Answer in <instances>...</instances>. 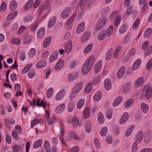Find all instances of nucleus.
Wrapping results in <instances>:
<instances>
[{
    "label": "nucleus",
    "instance_id": "1",
    "mask_svg": "<svg viewBox=\"0 0 152 152\" xmlns=\"http://www.w3.org/2000/svg\"><path fill=\"white\" fill-rule=\"evenodd\" d=\"M142 91L144 93L145 96L148 99L152 96V86L148 84H145L142 88Z\"/></svg>",
    "mask_w": 152,
    "mask_h": 152
},
{
    "label": "nucleus",
    "instance_id": "2",
    "mask_svg": "<svg viewBox=\"0 0 152 152\" xmlns=\"http://www.w3.org/2000/svg\"><path fill=\"white\" fill-rule=\"evenodd\" d=\"M129 118V113L125 112L122 114L119 120V123L120 124L123 125L125 124L128 120Z\"/></svg>",
    "mask_w": 152,
    "mask_h": 152
},
{
    "label": "nucleus",
    "instance_id": "3",
    "mask_svg": "<svg viewBox=\"0 0 152 152\" xmlns=\"http://www.w3.org/2000/svg\"><path fill=\"white\" fill-rule=\"evenodd\" d=\"M66 95V91L62 89L59 91L55 96V99L57 101L62 100L64 98Z\"/></svg>",
    "mask_w": 152,
    "mask_h": 152
},
{
    "label": "nucleus",
    "instance_id": "4",
    "mask_svg": "<svg viewBox=\"0 0 152 152\" xmlns=\"http://www.w3.org/2000/svg\"><path fill=\"white\" fill-rule=\"evenodd\" d=\"M144 82V77H143L141 76L139 77L135 80L134 84L136 87L139 88L141 86Z\"/></svg>",
    "mask_w": 152,
    "mask_h": 152
},
{
    "label": "nucleus",
    "instance_id": "5",
    "mask_svg": "<svg viewBox=\"0 0 152 152\" xmlns=\"http://www.w3.org/2000/svg\"><path fill=\"white\" fill-rule=\"evenodd\" d=\"M151 132L150 130H148L144 134L143 141L144 142L147 144L149 143L152 138Z\"/></svg>",
    "mask_w": 152,
    "mask_h": 152
},
{
    "label": "nucleus",
    "instance_id": "6",
    "mask_svg": "<svg viewBox=\"0 0 152 152\" xmlns=\"http://www.w3.org/2000/svg\"><path fill=\"white\" fill-rule=\"evenodd\" d=\"M83 85V83L82 81L77 82L75 84L72 90L79 93L82 89Z\"/></svg>",
    "mask_w": 152,
    "mask_h": 152
},
{
    "label": "nucleus",
    "instance_id": "7",
    "mask_svg": "<svg viewBox=\"0 0 152 152\" xmlns=\"http://www.w3.org/2000/svg\"><path fill=\"white\" fill-rule=\"evenodd\" d=\"M91 67L90 66L85 64V63L83 65L81 69V72L83 75H87L90 70Z\"/></svg>",
    "mask_w": 152,
    "mask_h": 152
},
{
    "label": "nucleus",
    "instance_id": "8",
    "mask_svg": "<svg viewBox=\"0 0 152 152\" xmlns=\"http://www.w3.org/2000/svg\"><path fill=\"white\" fill-rule=\"evenodd\" d=\"M58 52L54 51L50 55L48 61L50 63H52L56 60L58 58Z\"/></svg>",
    "mask_w": 152,
    "mask_h": 152
},
{
    "label": "nucleus",
    "instance_id": "9",
    "mask_svg": "<svg viewBox=\"0 0 152 152\" xmlns=\"http://www.w3.org/2000/svg\"><path fill=\"white\" fill-rule=\"evenodd\" d=\"M144 134L142 130H140L136 134L135 140L137 143H140L142 140Z\"/></svg>",
    "mask_w": 152,
    "mask_h": 152
},
{
    "label": "nucleus",
    "instance_id": "10",
    "mask_svg": "<svg viewBox=\"0 0 152 152\" xmlns=\"http://www.w3.org/2000/svg\"><path fill=\"white\" fill-rule=\"evenodd\" d=\"M71 11V9L68 7L65 8L62 12L61 17L63 19H66L69 15Z\"/></svg>",
    "mask_w": 152,
    "mask_h": 152
},
{
    "label": "nucleus",
    "instance_id": "11",
    "mask_svg": "<svg viewBox=\"0 0 152 152\" xmlns=\"http://www.w3.org/2000/svg\"><path fill=\"white\" fill-rule=\"evenodd\" d=\"M142 62L141 59L138 58L134 62L132 67V69L133 71L137 70L140 67Z\"/></svg>",
    "mask_w": 152,
    "mask_h": 152
},
{
    "label": "nucleus",
    "instance_id": "12",
    "mask_svg": "<svg viewBox=\"0 0 152 152\" xmlns=\"http://www.w3.org/2000/svg\"><path fill=\"white\" fill-rule=\"evenodd\" d=\"M104 86L107 91H110L112 88V83L110 80L108 78L105 79L104 81Z\"/></svg>",
    "mask_w": 152,
    "mask_h": 152
},
{
    "label": "nucleus",
    "instance_id": "13",
    "mask_svg": "<svg viewBox=\"0 0 152 152\" xmlns=\"http://www.w3.org/2000/svg\"><path fill=\"white\" fill-rule=\"evenodd\" d=\"M102 66V62L101 60L99 61L95 64L94 71L95 73H98L101 70Z\"/></svg>",
    "mask_w": 152,
    "mask_h": 152
},
{
    "label": "nucleus",
    "instance_id": "14",
    "mask_svg": "<svg viewBox=\"0 0 152 152\" xmlns=\"http://www.w3.org/2000/svg\"><path fill=\"white\" fill-rule=\"evenodd\" d=\"M135 50L134 48H132L129 52L128 53L124 56V60L126 61L129 60L131 56L134 55L136 53Z\"/></svg>",
    "mask_w": 152,
    "mask_h": 152
},
{
    "label": "nucleus",
    "instance_id": "15",
    "mask_svg": "<svg viewBox=\"0 0 152 152\" xmlns=\"http://www.w3.org/2000/svg\"><path fill=\"white\" fill-rule=\"evenodd\" d=\"M125 67L122 66L119 69L117 73V77L118 79L121 78L124 76L125 72Z\"/></svg>",
    "mask_w": 152,
    "mask_h": 152
},
{
    "label": "nucleus",
    "instance_id": "16",
    "mask_svg": "<svg viewBox=\"0 0 152 152\" xmlns=\"http://www.w3.org/2000/svg\"><path fill=\"white\" fill-rule=\"evenodd\" d=\"M64 61L63 59H60L56 64L54 69L55 70H58L62 68L64 64Z\"/></svg>",
    "mask_w": 152,
    "mask_h": 152
},
{
    "label": "nucleus",
    "instance_id": "17",
    "mask_svg": "<svg viewBox=\"0 0 152 152\" xmlns=\"http://www.w3.org/2000/svg\"><path fill=\"white\" fill-rule=\"evenodd\" d=\"M66 107L65 104L62 103L58 105L55 109V112L57 114H60L64 112Z\"/></svg>",
    "mask_w": 152,
    "mask_h": 152
},
{
    "label": "nucleus",
    "instance_id": "18",
    "mask_svg": "<svg viewBox=\"0 0 152 152\" xmlns=\"http://www.w3.org/2000/svg\"><path fill=\"white\" fill-rule=\"evenodd\" d=\"M123 97L119 96L117 97L113 102L112 106L113 107H116L119 105L123 101Z\"/></svg>",
    "mask_w": 152,
    "mask_h": 152
},
{
    "label": "nucleus",
    "instance_id": "19",
    "mask_svg": "<svg viewBox=\"0 0 152 152\" xmlns=\"http://www.w3.org/2000/svg\"><path fill=\"white\" fill-rule=\"evenodd\" d=\"M90 36L91 34L88 31L85 32L81 37V42L84 43L86 42L89 39Z\"/></svg>",
    "mask_w": 152,
    "mask_h": 152
},
{
    "label": "nucleus",
    "instance_id": "20",
    "mask_svg": "<svg viewBox=\"0 0 152 152\" xmlns=\"http://www.w3.org/2000/svg\"><path fill=\"white\" fill-rule=\"evenodd\" d=\"M32 37L30 35H25L23 37V43L25 44H30L32 41Z\"/></svg>",
    "mask_w": 152,
    "mask_h": 152
},
{
    "label": "nucleus",
    "instance_id": "21",
    "mask_svg": "<svg viewBox=\"0 0 152 152\" xmlns=\"http://www.w3.org/2000/svg\"><path fill=\"white\" fill-rule=\"evenodd\" d=\"M45 32V29L43 27L39 28L37 33V36L39 39L42 38L44 36Z\"/></svg>",
    "mask_w": 152,
    "mask_h": 152
},
{
    "label": "nucleus",
    "instance_id": "22",
    "mask_svg": "<svg viewBox=\"0 0 152 152\" xmlns=\"http://www.w3.org/2000/svg\"><path fill=\"white\" fill-rule=\"evenodd\" d=\"M95 60V59L94 57L93 56H91L87 59L85 64L90 66L91 67L94 64Z\"/></svg>",
    "mask_w": 152,
    "mask_h": 152
},
{
    "label": "nucleus",
    "instance_id": "23",
    "mask_svg": "<svg viewBox=\"0 0 152 152\" xmlns=\"http://www.w3.org/2000/svg\"><path fill=\"white\" fill-rule=\"evenodd\" d=\"M72 42L71 40H69L66 45V51L67 54L70 53L72 51Z\"/></svg>",
    "mask_w": 152,
    "mask_h": 152
},
{
    "label": "nucleus",
    "instance_id": "24",
    "mask_svg": "<svg viewBox=\"0 0 152 152\" xmlns=\"http://www.w3.org/2000/svg\"><path fill=\"white\" fill-rule=\"evenodd\" d=\"M134 128L135 126L134 125H132L129 126L125 133V137H128L130 136L133 132Z\"/></svg>",
    "mask_w": 152,
    "mask_h": 152
},
{
    "label": "nucleus",
    "instance_id": "25",
    "mask_svg": "<svg viewBox=\"0 0 152 152\" xmlns=\"http://www.w3.org/2000/svg\"><path fill=\"white\" fill-rule=\"evenodd\" d=\"M85 28V23L84 22H81L77 26V29L76 32L79 34L82 32Z\"/></svg>",
    "mask_w": 152,
    "mask_h": 152
},
{
    "label": "nucleus",
    "instance_id": "26",
    "mask_svg": "<svg viewBox=\"0 0 152 152\" xmlns=\"http://www.w3.org/2000/svg\"><path fill=\"white\" fill-rule=\"evenodd\" d=\"M52 40L50 37H48L46 38L43 41V47L45 48L48 47L50 45Z\"/></svg>",
    "mask_w": 152,
    "mask_h": 152
},
{
    "label": "nucleus",
    "instance_id": "27",
    "mask_svg": "<svg viewBox=\"0 0 152 152\" xmlns=\"http://www.w3.org/2000/svg\"><path fill=\"white\" fill-rule=\"evenodd\" d=\"M93 86L92 82H90L87 85L85 88V92L86 94H89L91 91Z\"/></svg>",
    "mask_w": 152,
    "mask_h": 152
},
{
    "label": "nucleus",
    "instance_id": "28",
    "mask_svg": "<svg viewBox=\"0 0 152 152\" xmlns=\"http://www.w3.org/2000/svg\"><path fill=\"white\" fill-rule=\"evenodd\" d=\"M88 0H82L80 4V7L82 9H83L86 7H89L91 4L88 2Z\"/></svg>",
    "mask_w": 152,
    "mask_h": 152
},
{
    "label": "nucleus",
    "instance_id": "29",
    "mask_svg": "<svg viewBox=\"0 0 152 152\" xmlns=\"http://www.w3.org/2000/svg\"><path fill=\"white\" fill-rule=\"evenodd\" d=\"M75 107V103L74 102H71L69 103L67 107L68 111L69 113L73 111Z\"/></svg>",
    "mask_w": 152,
    "mask_h": 152
},
{
    "label": "nucleus",
    "instance_id": "30",
    "mask_svg": "<svg viewBox=\"0 0 152 152\" xmlns=\"http://www.w3.org/2000/svg\"><path fill=\"white\" fill-rule=\"evenodd\" d=\"M85 100L83 99H81L77 102V109L80 110L82 108L85 103Z\"/></svg>",
    "mask_w": 152,
    "mask_h": 152
},
{
    "label": "nucleus",
    "instance_id": "31",
    "mask_svg": "<svg viewBox=\"0 0 152 152\" xmlns=\"http://www.w3.org/2000/svg\"><path fill=\"white\" fill-rule=\"evenodd\" d=\"M90 112V108L89 107H87L84 110L83 114V117L84 119H87L89 118Z\"/></svg>",
    "mask_w": 152,
    "mask_h": 152
},
{
    "label": "nucleus",
    "instance_id": "32",
    "mask_svg": "<svg viewBox=\"0 0 152 152\" xmlns=\"http://www.w3.org/2000/svg\"><path fill=\"white\" fill-rule=\"evenodd\" d=\"M141 110L143 113L145 114L148 113L149 110L148 105L145 103H142L141 104Z\"/></svg>",
    "mask_w": 152,
    "mask_h": 152
},
{
    "label": "nucleus",
    "instance_id": "33",
    "mask_svg": "<svg viewBox=\"0 0 152 152\" xmlns=\"http://www.w3.org/2000/svg\"><path fill=\"white\" fill-rule=\"evenodd\" d=\"M122 47L121 46H118L115 50L113 57L115 58H117L121 54Z\"/></svg>",
    "mask_w": 152,
    "mask_h": 152
},
{
    "label": "nucleus",
    "instance_id": "34",
    "mask_svg": "<svg viewBox=\"0 0 152 152\" xmlns=\"http://www.w3.org/2000/svg\"><path fill=\"white\" fill-rule=\"evenodd\" d=\"M17 3L15 1L12 0L10 2L9 7L11 10H15L17 8Z\"/></svg>",
    "mask_w": 152,
    "mask_h": 152
},
{
    "label": "nucleus",
    "instance_id": "35",
    "mask_svg": "<svg viewBox=\"0 0 152 152\" xmlns=\"http://www.w3.org/2000/svg\"><path fill=\"white\" fill-rule=\"evenodd\" d=\"M93 47V44L91 43L88 44L85 48L83 52L84 54H87L89 53L91 50L92 49Z\"/></svg>",
    "mask_w": 152,
    "mask_h": 152
},
{
    "label": "nucleus",
    "instance_id": "36",
    "mask_svg": "<svg viewBox=\"0 0 152 152\" xmlns=\"http://www.w3.org/2000/svg\"><path fill=\"white\" fill-rule=\"evenodd\" d=\"M56 22V18L55 17H53L50 18L48 23V27L51 28L55 25Z\"/></svg>",
    "mask_w": 152,
    "mask_h": 152
},
{
    "label": "nucleus",
    "instance_id": "37",
    "mask_svg": "<svg viewBox=\"0 0 152 152\" xmlns=\"http://www.w3.org/2000/svg\"><path fill=\"white\" fill-rule=\"evenodd\" d=\"M100 76L99 75H97L95 76H94L92 78V81L93 85L96 86L100 81Z\"/></svg>",
    "mask_w": 152,
    "mask_h": 152
},
{
    "label": "nucleus",
    "instance_id": "38",
    "mask_svg": "<svg viewBox=\"0 0 152 152\" xmlns=\"http://www.w3.org/2000/svg\"><path fill=\"white\" fill-rule=\"evenodd\" d=\"M48 124L49 125H52L56 123L57 122V120L56 118L54 116H53L49 119L47 120V121Z\"/></svg>",
    "mask_w": 152,
    "mask_h": 152
},
{
    "label": "nucleus",
    "instance_id": "39",
    "mask_svg": "<svg viewBox=\"0 0 152 152\" xmlns=\"http://www.w3.org/2000/svg\"><path fill=\"white\" fill-rule=\"evenodd\" d=\"M130 87V84L126 83L124 84L122 88V91L125 93H127L129 91Z\"/></svg>",
    "mask_w": 152,
    "mask_h": 152
},
{
    "label": "nucleus",
    "instance_id": "40",
    "mask_svg": "<svg viewBox=\"0 0 152 152\" xmlns=\"http://www.w3.org/2000/svg\"><path fill=\"white\" fill-rule=\"evenodd\" d=\"M102 97L101 93L98 92L94 94L93 96V99L94 101H98L100 100Z\"/></svg>",
    "mask_w": 152,
    "mask_h": 152
},
{
    "label": "nucleus",
    "instance_id": "41",
    "mask_svg": "<svg viewBox=\"0 0 152 152\" xmlns=\"http://www.w3.org/2000/svg\"><path fill=\"white\" fill-rule=\"evenodd\" d=\"M46 65V63L45 61H40L36 64L35 67L37 68H41L45 66Z\"/></svg>",
    "mask_w": 152,
    "mask_h": 152
},
{
    "label": "nucleus",
    "instance_id": "42",
    "mask_svg": "<svg viewBox=\"0 0 152 152\" xmlns=\"http://www.w3.org/2000/svg\"><path fill=\"white\" fill-rule=\"evenodd\" d=\"M33 2V0H29L26 4L24 7V10L26 11L29 10L32 7Z\"/></svg>",
    "mask_w": 152,
    "mask_h": 152
},
{
    "label": "nucleus",
    "instance_id": "43",
    "mask_svg": "<svg viewBox=\"0 0 152 152\" xmlns=\"http://www.w3.org/2000/svg\"><path fill=\"white\" fill-rule=\"evenodd\" d=\"M72 124L74 126L76 127L81 126V123L79 122L78 119L76 116L72 118Z\"/></svg>",
    "mask_w": 152,
    "mask_h": 152
},
{
    "label": "nucleus",
    "instance_id": "44",
    "mask_svg": "<svg viewBox=\"0 0 152 152\" xmlns=\"http://www.w3.org/2000/svg\"><path fill=\"white\" fill-rule=\"evenodd\" d=\"M113 48H110L107 52L106 55V59L107 60H109L111 59L112 57L113 53Z\"/></svg>",
    "mask_w": 152,
    "mask_h": 152
},
{
    "label": "nucleus",
    "instance_id": "45",
    "mask_svg": "<svg viewBox=\"0 0 152 152\" xmlns=\"http://www.w3.org/2000/svg\"><path fill=\"white\" fill-rule=\"evenodd\" d=\"M134 101L133 99H129L127 100L125 102L124 106L126 108L130 107L132 105Z\"/></svg>",
    "mask_w": 152,
    "mask_h": 152
},
{
    "label": "nucleus",
    "instance_id": "46",
    "mask_svg": "<svg viewBox=\"0 0 152 152\" xmlns=\"http://www.w3.org/2000/svg\"><path fill=\"white\" fill-rule=\"evenodd\" d=\"M36 105L38 107H42L45 109L46 107V103L42 100L37 99L36 101Z\"/></svg>",
    "mask_w": 152,
    "mask_h": 152
},
{
    "label": "nucleus",
    "instance_id": "47",
    "mask_svg": "<svg viewBox=\"0 0 152 152\" xmlns=\"http://www.w3.org/2000/svg\"><path fill=\"white\" fill-rule=\"evenodd\" d=\"M78 93V92L72 89V92L69 96V99L73 100L75 99L77 97Z\"/></svg>",
    "mask_w": 152,
    "mask_h": 152
},
{
    "label": "nucleus",
    "instance_id": "48",
    "mask_svg": "<svg viewBox=\"0 0 152 152\" xmlns=\"http://www.w3.org/2000/svg\"><path fill=\"white\" fill-rule=\"evenodd\" d=\"M18 12L17 11L10 13L8 15L7 19L8 20H10L15 17L18 15Z\"/></svg>",
    "mask_w": 152,
    "mask_h": 152
},
{
    "label": "nucleus",
    "instance_id": "49",
    "mask_svg": "<svg viewBox=\"0 0 152 152\" xmlns=\"http://www.w3.org/2000/svg\"><path fill=\"white\" fill-rule=\"evenodd\" d=\"M42 143V140L39 139L36 141L33 145V147L34 148H37L41 146Z\"/></svg>",
    "mask_w": 152,
    "mask_h": 152
},
{
    "label": "nucleus",
    "instance_id": "50",
    "mask_svg": "<svg viewBox=\"0 0 152 152\" xmlns=\"http://www.w3.org/2000/svg\"><path fill=\"white\" fill-rule=\"evenodd\" d=\"M113 25H111L107 30L106 35L107 37H110L113 33Z\"/></svg>",
    "mask_w": 152,
    "mask_h": 152
},
{
    "label": "nucleus",
    "instance_id": "51",
    "mask_svg": "<svg viewBox=\"0 0 152 152\" xmlns=\"http://www.w3.org/2000/svg\"><path fill=\"white\" fill-rule=\"evenodd\" d=\"M11 42L13 44L18 45L20 44L21 40L19 38H13L11 39Z\"/></svg>",
    "mask_w": 152,
    "mask_h": 152
},
{
    "label": "nucleus",
    "instance_id": "52",
    "mask_svg": "<svg viewBox=\"0 0 152 152\" xmlns=\"http://www.w3.org/2000/svg\"><path fill=\"white\" fill-rule=\"evenodd\" d=\"M36 53V51L35 48H32L29 50L28 55L30 58H32L34 56Z\"/></svg>",
    "mask_w": 152,
    "mask_h": 152
},
{
    "label": "nucleus",
    "instance_id": "53",
    "mask_svg": "<svg viewBox=\"0 0 152 152\" xmlns=\"http://www.w3.org/2000/svg\"><path fill=\"white\" fill-rule=\"evenodd\" d=\"M107 129V127H104L101 129L100 132V134L102 137H104L106 135Z\"/></svg>",
    "mask_w": 152,
    "mask_h": 152
},
{
    "label": "nucleus",
    "instance_id": "54",
    "mask_svg": "<svg viewBox=\"0 0 152 152\" xmlns=\"http://www.w3.org/2000/svg\"><path fill=\"white\" fill-rule=\"evenodd\" d=\"M69 136L71 138L74 140L78 141L79 140V138L78 136L73 132H70L69 134Z\"/></svg>",
    "mask_w": 152,
    "mask_h": 152
},
{
    "label": "nucleus",
    "instance_id": "55",
    "mask_svg": "<svg viewBox=\"0 0 152 152\" xmlns=\"http://www.w3.org/2000/svg\"><path fill=\"white\" fill-rule=\"evenodd\" d=\"M113 113L112 110L110 109H108L106 114L105 117L106 118L108 119H111L112 117Z\"/></svg>",
    "mask_w": 152,
    "mask_h": 152
},
{
    "label": "nucleus",
    "instance_id": "56",
    "mask_svg": "<svg viewBox=\"0 0 152 152\" xmlns=\"http://www.w3.org/2000/svg\"><path fill=\"white\" fill-rule=\"evenodd\" d=\"M54 92L53 89L52 87L49 88L47 92V96L48 98H50L53 96Z\"/></svg>",
    "mask_w": 152,
    "mask_h": 152
},
{
    "label": "nucleus",
    "instance_id": "57",
    "mask_svg": "<svg viewBox=\"0 0 152 152\" xmlns=\"http://www.w3.org/2000/svg\"><path fill=\"white\" fill-rule=\"evenodd\" d=\"M105 36V31H101L98 36V38L99 40H102L104 38Z\"/></svg>",
    "mask_w": 152,
    "mask_h": 152
},
{
    "label": "nucleus",
    "instance_id": "58",
    "mask_svg": "<svg viewBox=\"0 0 152 152\" xmlns=\"http://www.w3.org/2000/svg\"><path fill=\"white\" fill-rule=\"evenodd\" d=\"M140 19H137L133 23L132 25V28L134 29H137L140 25Z\"/></svg>",
    "mask_w": 152,
    "mask_h": 152
},
{
    "label": "nucleus",
    "instance_id": "59",
    "mask_svg": "<svg viewBox=\"0 0 152 152\" xmlns=\"http://www.w3.org/2000/svg\"><path fill=\"white\" fill-rule=\"evenodd\" d=\"M152 32V29L151 28H147L144 32V37L147 38L149 36Z\"/></svg>",
    "mask_w": 152,
    "mask_h": 152
},
{
    "label": "nucleus",
    "instance_id": "60",
    "mask_svg": "<svg viewBox=\"0 0 152 152\" xmlns=\"http://www.w3.org/2000/svg\"><path fill=\"white\" fill-rule=\"evenodd\" d=\"M44 147L47 152H50V144L48 140H45L44 142Z\"/></svg>",
    "mask_w": 152,
    "mask_h": 152
},
{
    "label": "nucleus",
    "instance_id": "61",
    "mask_svg": "<svg viewBox=\"0 0 152 152\" xmlns=\"http://www.w3.org/2000/svg\"><path fill=\"white\" fill-rule=\"evenodd\" d=\"M132 10L130 8H128L126 10V12L123 14V18L124 19L126 18L128 16L130 15L131 13Z\"/></svg>",
    "mask_w": 152,
    "mask_h": 152
},
{
    "label": "nucleus",
    "instance_id": "62",
    "mask_svg": "<svg viewBox=\"0 0 152 152\" xmlns=\"http://www.w3.org/2000/svg\"><path fill=\"white\" fill-rule=\"evenodd\" d=\"M32 64H30L25 67L22 71V73L24 74L27 72L32 67Z\"/></svg>",
    "mask_w": 152,
    "mask_h": 152
},
{
    "label": "nucleus",
    "instance_id": "63",
    "mask_svg": "<svg viewBox=\"0 0 152 152\" xmlns=\"http://www.w3.org/2000/svg\"><path fill=\"white\" fill-rule=\"evenodd\" d=\"M98 119L99 123L102 124L104 121V118L103 115L102 113H99L98 116Z\"/></svg>",
    "mask_w": 152,
    "mask_h": 152
},
{
    "label": "nucleus",
    "instance_id": "64",
    "mask_svg": "<svg viewBox=\"0 0 152 152\" xmlns=\"http://www.w3.org/2000/svg\"><path fill=\"white\" fill-rule=\"evenodd\" d=\"M127 26L126 25H124L120 28L119 33L120 34H123L125 33L127 30Z\"/></svg>",
    "mask_w": 152,
    "mask_h": 152
}]
</instances>
